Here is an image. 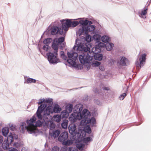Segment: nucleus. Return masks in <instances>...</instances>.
<instances>
[{"instance_id": "37998d69", "label": "nucleus", "mask_w": 151, "mask_h": 151, "mask_svg": "<svg viewBox=\"0 0 151 151\" xmlns=\"http://www.w3.org/2000/svg\"><path fill=\"white\" fill-rule=\"evenodd\" d=\"M61 57L64 60H66L67 59V57L65 55H64L62 56H61Z\"/></svg>"}, {"instance_id": "c9c22d12", "label": "nucleus", "mask_w": 151, "mask_h": 151, "mask_svg": "<svg viewBox=\"0 0 151 151\" xmlns=\"http://www.w3.org/2000/svg\"><path fill=\"white\" fill-rule=\"evenodd\" d=\"M51 151H60V148L58 147L55 146L52 148Z\"/></svg>"}, {"instance_id": "6e6552de", "label": "nucleus", "mask_w": 151, "mask_h": 151, "mask_svg": "<svg viewBox=\"0 0 151 151\" xmlns=\"http://www.w3.org/2000/svg\"><path fill=\"white\" fill-rule=\"evenodd\" d=\"M83 128V129H79L78 135L80 134V137L79 138V140H81L83 139L84 142L86 143L91 141L92 138L90 137H88L83 138V137L86 136V133L90 134L91 132V130L90 128L88 125H87L86 127H84Z\"/></svg>"}, {"instance_id": "49530a36", "label": "nucleus", "mask_w": 151, "mask_h": 151, "mask_svg": "<svg viewBox=\"0 0 151 151\" xmlns=\"http://www.w3.org/2000/svg\"><path fill=\"white\" fill-rule=\"evenodd\" d=\"M60 56H61V57L64 55H64V52L63 51H61L60 52Z\"/></svg>"}, {"instance_id": "8fccbe9b", "label": "nucleus", "mask_w": 151, "mask_h": 151, "mask_svg": "<svg viewBox=\"0 0 151 151\" xmlns=\"http://www.w3.org/2000/svg\"><path fill=\"white\" fill-rule=\"evenodd\" d=\"M150 41H151V39L150 40Z\"/></svg>"}, {"instance_id": "39448f33", "label": "nucleus", "mask_w": 151, "mask_h": 151, "mask_svg": "<svg viewBox=\"0 0 151 151\" xmlns=\"http://www.w3.org/2000/svg\"><path fill=\"white\" fill-rule=\"evenodd\" d=\"M91 40V36L89 35H87L85 39L84 37L77 39L73 48L75 50L86 52L89 51L91 47L90 43Z\"/></svg>"}, {"instance_id": "de8ad7c7", "label": "nucleus", "mask_w": 151, "mask_h": 151, "mask_svg": "<svg viewBox=\"0 0 151 151\" xmlns=\"http://www.w3.org/2000/svg\"><path fill=\"white\" fill-rule=\"evenodd\" d=\"M122 95V96L124 98L126 96V94L125 93H124Z\"/></svg>"}, {"instance_id": "dca6fc26", "label": "nucleus", "mask_w": 151, "mask_h": 151, "mask_svg": "<svg viewBox=\"0 0 151 151\" xmlns=\"http://www.w3.org/2000/svg\"><path fill=\"white\" fill-rule=\"evenodd\" d=\"M60 133V131L58 129H55L50 130L49 131V135L54 138H57Z\"/></svg>"}, {"instance_id": "f257e3e1", "label": "nucleus", "mask_w": 151, "mask_h": 151, "mask_svg": "<svg viewBox=\"0 0 151 151\" xmlns=\"http://www.w3.org/2000/svg\"><path fill=\"white\" fill-rule=\"evenodd\" d=\"M52 100L51 98H42L39 99L38 102L39 104H43L38 107L36 112L37 116L39 119H43L46 124L51 118L50 114L58 113L62 110L61 107L57 104H54L52 107Z\"/></svg>"}, {"instance_id": "4468645a", "label": "nucleus", "mask_w": 151, "mask_h": 151, "mask_svg": "<svg viewBox=\"0 0 151 151\" xmlns=\"http://www.w3.org/2000/svg\"><path fill=\"white\" fill-rule=\"evenodd\" d=\"M50 32L52 35H55L58 33L62 35L64 34L63 30L61 28H60L56 26H54L51 27L50 29Z\"/></svg>"}, {"instance_id": "2f4dec72", "label": "nucleus", "mask_w": 151, "mask_h": 151, "mask_svg": "<svg viewBox=\"0 0 151 151\" xmlns=\"http://www.w3.org/2000/svg\"><path fill=\"white\" fill-rule=\"evenodd\" d=\"M77 147L80 150H82L84 147V145L81 143H79L76 144Z\"/></svg>"}, {"instance_id": "0eeeda50", "label": "nucleus", "mask_w": 151, "mask_h": 151, "mask_svg": "<svg viewBox=\"0 0 151 151\" xmlns=\"http://www.w3.org/2000/svg\"><path fill=\"white\" fill-rule=\"evenodd\" d=\"M79 22L80 24L82 25L77 32V33L79 35L88 34L89 32L93 31L95 29V26L90 25L92 24L91 21L87 20H81L79 21Z\"/></svg>"}, {"instance_id": "cd10ccee", "label": "nucleus", "mask_w": 151, "mask_h": 151, "mask_svg": "<svg viewBox=\"0 0 151 151\" xmlns=\"http://www.w3.org/2000/svg\"><path fill=\"white\" fill-rule=\"evenodd\" d=\"M73 108V105L71 104H69L66 106L65 110H67V111L69 114L71 113L72 111Z\"/></svg>"}, {"instance_id": "a878e982", "label": "nucleus", "mask_w": 151, "mask_h": 151, "mask_svg": "<svg viewBox=\"0 0 151 151\" xmlns=\"http://www.w3.org/2000/svg\"><path fill=\"white\" fill-rule=\"evenodd\" d=\"M2 132L3 135L6 137L9 132V130L8 128L7 127H4L2 130Z\"/></svg>"}, {"instance_id": "58836bf2", "label": "nucleus", "mask_w": 151, "mask_h": 151, "mask_svg": "<svg viewBox=\"0 0 151 151\" xmlns=\"http://www.w3.org/2000/svg\"><path fill=\"white\" fill-rule=\"evenodd\" d=\"M69 149L70 151H78L76 148L70 147Z\"/></svg>"}, {"instance_id": "393cba45", "label": "nucleus", "mask_w": 151, "mask_h": 151, "mask_svg": "<svg viewBox=\"0 0 151 151\" xmlns=\"http://www.w3.org/2000/svg\"><path fill=\"white\" fill-rule=\"evenodd\" d=\"M101 35L99 34H96L94 35L92 37L93 38L95 41V42H98L100 41L101 39Z\"/></svg>"}, {"instance_id": "e433bc0d", "label": "nucleus", "mask_w": 151, "mask_h": 151, "mask_svg": "<svg viewBox=\"0 0 151 151\" xmlns=\"http://www.w3.org/2000/svg\"><path fill=\"white\" fill-rule=\"evenodd\" d=\"M0 151H2L0 150ZM7 151H18V150L13 147H11L8 149Z\"/></svg>"}, {"instance_id": "f704fd0d", "label": "nucleus", "mask_w": 151, "mask_h": 151, "mask_svg": "<svg viewBox=\"0 0 151 151\" xmlns=\"http://www.w3.org/2000/svg\"><path fill=\"white\" fill-rule=\"evenodd\" d=\"M13 146L17 148H18L21 146V144L19 142H15Z\"/></svg>"}, {"instance_id": "20e7f679", "label": "nucleus", "mask_w": 151, "mask_h": 151, "mask_svg": "<svg viewBox=\"0 0 151 151\" xmlns=\"http://www.w3.org/2000/svg\"><path fill=\"white\" fill-rule=\"evenodd\" d=\"M36 118L35 116H33L30 119L27 120V124L25 122H22L20 127V129L23 132L25 129L30 133L36 132L37 130V127H40L42 125V122L40 120L37 121L35 122Z\"/></svg>"}, {"instance_id": "9d476101", "label": "nucleus", "mask_w": 151, "mask_h": 151, "mask_svg": "<svg viewBox=\"0 0 151 151\" xmlns=\"http://www.w3.org/2000/svg\"><path fill=\"white\" fill-rule=\"evenodd\" d=\"M68 133L67 132H62L58 138V140L62 142V144L67 146H68L73 143L71 139H67L68 138Z\"/></svg>"}, {"instance_id": "1a4fd4ad", "label": "nucleus", "mask_w": 151, "mask_h": 151, "mask_svg": "<svg viewBox=\"0 0 151 151\" xmlns=\"http://www.w3.org/2000/svg\"><path fill=\"white\" fill-rule=\"evenodd\" d=\"M17 135L14 133H10L8 136L6 140H4L2 145L3 148L5 150L9 147V145L13 141L14 139H18Z\"/></svg>"}, {"instance_id": "423d86ee", "label": "nucleus", "mask_w": 151, "mask_h": 151, "mask_svg": "<svg viewBox=\"0 0 151 151\" xmlns=\"http://www.w3.org/2000/svg\"><path fill=\"white\" fill-rule=\"evenodd\" d=\"M64 40V38L63 37L58 39L55 38L54 40L52 47L55 50V52H49L47 54L48 60L50 63L55 64L60 62V60L57 57V50L58 49V45H61Z\"/></svg>"}, {"instance_id": "7ed1b4c3", "label": "nucleus", "mask_w": 151, "mask_h": 151, "mask_svg": "<svg viewBox=\"0 0 151 151\" xmlns=\"http://www.w3.org/2000/svg\"><path fill=\"white\" fill-rule=\"evenodd\" d=\"M93 53L89 51L88 53L85 52L80 55L78 59L81 64H78L73 60H69L68 63L69 66L78 70H81L83 68L88 70L91 68V62L93 59Z\"/></svg>"}, {"instance_id": "c85d7f7f", "label": "nucleus", "mask_w": 151, "mask_h": 151, "mask_svg": "<svg viewBox=\"0 0 151 151\" xmlns=\"http://www.w3.org/2000/svg\"><path fill=\"white\" fill-rule=\"evenodd\" d=\"M36 81V80L34 79L31 78H28L26 80H25V83H35Z\"/></svg>"}, {"instance_id": "bb28decb", "label": "nucleus", "mask_w": 151, "mask_h": 151, "mask_svg": "<svg viewBox=\"0 0 151 151\" xmlns=\"http://www.w3.org/2000/svg\"><path fill=\"white\" fill-rule=\"evenodd\" d=\"M68 121L66 120L63 121L61 124V127L64 129H66L68 127Z\"/></svg>"}, {"instance_id": "2eb2a0df", "label": "nucleus", "mask_w": 151, "mask_h": 151, "mask_svg": "<svg viewBox=\"0 0 151 151\" xmlns=\"http://www.w3.org/2000/svg\"><path fill=\"white\" fill-rule=\"evenodd\" d=\"M67 55L69 58V59L67 60L68 62V60H71L75 61L78 56V54L77 53L72 51L68 52Z\"/></svg>"}, {"instance_id": "7c9ffc66", "label": "nucleus", "mask_w": 151, "mask_h": 151, "mask_svg": "<svg viewBox=\"0 0 151 151\" xmlns=\"http://www.w3.org/2000/svg\"><path fill=\"white\" fill-rule=\"evenodd\" d=\"M72 19H71V23H70V27H74L78 25L80 22L78 21H72Z\"/></svg>"}, {"instance_id": "6ab92c4d", "label": "nucleus", "mask_w": 151, "mask_h": 151, "mask_svg": "<svg viewBox=\"0 0 151 151\" xmlns=\"http://www.w3.org/2000/svg\"><path fill=\"white\" fill-rule=\"evenodd\" d=\"M101 41L105 43L110 42L111 41V38L108 36L104 35L101 37Z\"/></svg>"}, {"instance_id": "b1692460", "label": "nucleus", "mask_w": 151, "mask_h": 151, "mask_svg": "<svg viewBox=\"0 0 151 151\" xmlns=\"http://www.w3.org/2000/svg\"><path fill=\"white\" fill-rule=\"evenodd\" d=\"M69 113L67 111V110H65L63 111L61 113L60 116L62 117V118H67L69 116Z\"/></svg>"}, {"instance_id": "412c9836", "label": "nucleus", "mask_w": 151, "mask_h": 151, "mask_svg": "<svg viewBox=\"0 0 151 151\" xmlns=\"http://www.w3.org/2000/svg\"><path fill=\"white\" fill-rule=\"evenodd\" d=\"M61 118L62 117L60 115L56 114L53 116L52 119L53 121L58 123L61 121Z\"/></svg>"}, {"instance_id": "ea45409f", "label": "nucleus", "mask_w": 151, "mask_h": 151, "mask_svg": "<svg viewBox=\"0 0 151 151\" xmlns=\"http://www.w3.org/2000/svg\"><path fill=\"white\" fill-rule=\"evenodd\" d=\"M10 129L12 130H14L15 129V127L13 125H11L10 127Z\"/></svg>"}, {"instance_id": "5701e85b", "label": "nucleus", "mask_w": 151, "mask_h": 151, "mask_svg": "<svg viewBox=\"0 0 151 151\" xmlns=\"http://www.w3.org/2000/svg\"><path fill=\"white\" fill-rule=\"evenodd\" d=\"M114 45L113 43L109 42L106 44L105 47L107 50L110 51L112 50Z\"/></svg>"}, {"instance_id": "4c0bfd02", "label": "nucleus", "mask_w": 151, "mask_h": 151, "mask_svg": "<svg viewBox=\"0 0 151 151\" xmlns=\"http://www.w3.org/2000/svg\"><path fill=\"white\" fill-rule=\"evenodd\" d=\"M49 47L48 46V45H44L43 47V49L47 51Z\"/></svg>"}, {"instance_id": "79ce46f5", "label": "nucleus", "mask_w": 151, "mask_h": 151, "mask_svg": "<svg viewBox=\"0 0 151 151\" xmlns=\"http://www.w3.org/2000/svg\"><path fill=\"white\" fill-rule=\"evenodd\" d=\"M99 69L102 70L103 71L104 70V66L101 65L99 67Z\"/></svg>"}, {"instance_id": "a19ab883", "label": "nucleus", "mask_w": 151, "mask_h": 151, "mask_svg": "<svg viewBox=\"0 0 151 151\" xmlns=\"http://www.w3.org/2000/svg\"><path fill=\"white\" fill-rule=\"evenodd\" d=\"M95 102L98 105H99L100 104V101H99L98 100H95Z\"/></svg>"}, {"instance_id": "473e14b6", "label": "nucleus", "mask_w": 151, "mask_h": 151, "mask_svg": "<svg viewBox=\"0 0 151 151\" xmlns=\"http://www.w3.org/2000/svg\"><path fill=\"white\" fill-rule=\"evenodd\" d=\"M52 41V40L51 38H48L45 39L43 41L44 44L46 45L49 44Z\"/></svg>"}, {"instance_id": "72a5a7b5", "label": "nucleus", "mask_w": 151, "mask_h": 151, "mask_svg": "<svg viewBox=\"0 0 151 151\" xmlns=\"http://www.w3.org/2000/svg\"><path fill=\"white\" fill-rule=\"evenodd\" d=\"M49 127L50 130H53L52 129L55 127V124L50 121H49Z\"/></svg>"}, {"instance_id": "c756f323", "label": "nucleus", "mask_w": 151, "mask_h": 151, "mask_svg": "<svg viewBox=\"0 0 151 151\" xmlns=\"http://www.w3.org/2000/svg\"><path fill=\"white\" fill-rule=\"evenodd\" d=\"M100 64V63L99 62L97 61H93V60H92L91 65H92L93 67H97L99 66Z\"/></svg>"}, {"instance_id": "f8f14e48", "label": "nucleus", "mask_w": 151, "mask_h": 151, "mask_svg": "<svg viewBox=\"0 0 151 151\" xmlns=\"http://www.w3.org/2000/svg\"><path fill=\"white\" fill-rule=\"evenodd\" d=\"M71 19H63L60 20L62 23V29L63 30L64 34L66 33L68 30V28L70 27Z\"/></svg>"}, {"instance_id": "09e8293b", "label": "nucleus", "mask_w": 151, "mask_h": 151, "mask_svg": "<svg viewBox=\"0 0 151 151\" xmlns=\"http://www.w3.org/2000/svg\"><path fill=\"white\" fill-rule=\"evenodd\" d=\"M63 46H61V48H63L65 46V44L64 43H63Z\"/></svg>"}, {"instance_id": "f3484780", "label": "nucleus", "mask_w": 151, "mask_h": 151, "mask_svg": "<svg viewBox=\"0 0 151 151\" xmlns=\"http://www.w3.org/2000/svg\"><path fill=\"white\" fill-rule=\"evenodd\" d=\"M68 128L69 133L71 134H74L77 132L76 127L74 124H70Z\"/></svg>"}, {"instance_id": "3c124183", "label": "nucleus", "mask_w": 151, "mask_h": 151, "mask_svg": "<svg viewBox=\"0 0 151 151\" xmlns=\"http://www.w3.org/2000/svg\"><path fill=\"white\" fill-rule=\"evenodd\" d=\"M76 19V20H78V19Z\"/></svg>"}, {"instance_id": "f03ea898", "label": "nucleus", "mask_w": 151, "mask_h": 151, "mask_svg": "<svg viewBox=\"0 0 151 151\" xmlns=\"http://www.w3.org/2000/svg\"><path fill=\"white\" fill-rule=\"evenodd\" d=\"M83 106L81 104L76 105L74 107L73 113L72 114L69 118V121L72 123L76 122L77 120L82 119L80 122V128L82 126L85 127L87 124L89 123L91 126L94 125L96 122L95 119L93 117L90 118L91 116L90 112L87 109H84L81 112Z\"/></svg>"}, {"instance_id": "aec40b11", "label": "nucleus", "mask_w": 151, "mask_h": 151, "mask_svg": "<svg viewBox=\"0 0 151 151\" xmlns=\"http://www.w3.org/2000/svg\"><path fill=\"white\" fill-rule=\"evenodd\" d=\"M147 8H144L142 9L141 12L139 13V16L142 18H146L145 15L147 13Z\"/></svg>"}, {"instance_id": "9b49d317", "label": "nucleus", "mask_w": 151, "mask_h": 151, "mask_svg": "<svg viewBox=\"0 0 151 151\" xmlns=\"http://www.w3.org/2000/svg\"><path fill=\"white\" fill-rule=\"evenodd\" d=\"M101 49L98 48L93 47L92 49V53L93 55V57L95 59L99 61L101 60L103 58V55L102 54L98 53L101 52Z\"/></svg>"}, {"instance_id": "ddd939ff", "label": "nucleus", "mask_w": 151, "mask_h": 151, "mask_svg": "<svg viewBox=\"0 0 151 151\" xmlns=\"http://www.w3.org/2000/svg\"><path fill=\"white\" fill-rule=\"evenodd\" d=\"M146 55L143 54L140 57L138 60L137 61L136 64L137 68L139 69L144 65L145 62Z\"/></svg>"}, {"instance_id": "a211bd4d", "label": "nucleus", "mask_w": 151, "mask_h": 151, "mask_svg": "<svg viewBox=\"0 0 151 151\" xmlns=\"http://www.w3.org/2000/svg\"><path fill=\"white\" fill-rule=\"evenodd\" d=\"M127 62V59L125 57H123L120 61L117 63L119 65L125 66L126 65Z\"/></svg>"}, {"instance_id": "a18cd8bd", "label": "nucleus", "mask_w": 151, "mask_h": 151, "mask_svg": "<svg viewBox=\"0 0 151 151\" xmlns=\"http://www.w3.org/2000/svg\"><path fill=\"white\" fill-rule=\"evenodd\" d=\"M119 98L121 100H123L124 99L122 95L119 97Z\"/></svg>"}, {"instance_id": "4be33fe9", "label": "nucleus", "mask_w": 151, "mask_h": 151, "mask_svg": "<svg viewBox=\"0 0 151 151\" xmlns=\"http://www.w3.org/2000/svg\"><path fill=\"white\" fill-rule=\"evenodd\" d=\"M105 45L104 42H101L100 41L95 43V46L94 47H96L99 48L100 49V47H104L105 46Z\"/></svg>"}, {"instance_id": "c03bdc74", "label": "nucleus", "mask_w": 151, "mask_h": 151, "mask_svg": "<svg viewBox=\"0 0 151 151\" xmlns=\"http://www.w3.org/2000/svg\"><path fill=\"white\" fill-rule=\"evenodd\" d=\"M3 140V137L2 136H0V143H1Z\"/></svg>"}]
</instances>
